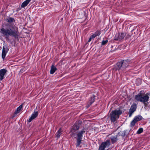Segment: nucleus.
Returning <instances> with one entry per match:
<instances>
[{
  "label": "nucleus",
  "instance_id": "6",
  "mask_svg": "<svg viewBox=\"0 0 150 150\" xmlns=\"http://www.w3.org/2000/svg\"><path fill=\"white\" fill-rule=\"evenodd\" d=\"M111 143L109 140L102 142L100 145L98 150H108Z\"/></svg>",
  "mask_w": 150,
  "mask_h": 150
},
{
  "label": "nucleus",
  "instance_id": "2",
  "mask_svg": "<svg viewBox=\"0 0 150 150\" xmlns=\"http://www.w3.org/2000/svg\"><path fill=\"white\" fill-rule=\"evenodd\" d=\"M79 128V124L76 123L73 126L70 131L71 135L75 138L76 139L75 145L76 147H81V146L80 145L81 143L83 135L85 132V130L84 129H83L79 132H77Z\"/></svg>",
  "mask_w": 150,
  "mask_h": 150
},
{
  "label": "nucleus",
  "instance_id": "19",
  "mask_svg": "<svg viewBox=\"0 0 150 150\" xmlns=\"http://www.w3.org/2000/svg\"><path fill=\"white\" fill-rule=\"evenodd\" d=\"M143 131V129L142 128H140L137 131L136 133L137 134H140L142 133Z\"/></svg>",
  "mask_w": 150,
  "mask_h": 150
},
{
  "label": "nucleus",
  "instance_id": "3",
  "mask_svg": "<svg viewBox=\"0 0 150 150\" xmlns=\"http://www.w3.org/2000/svg\"><path fill=\"white\" fill-rule=\"evenodd\" d=\"M142 92V91H141L138 94L135 95L134 98L137 101L141 102L144 104V105H146L147 103L149 100V94L145 93Z\"/></svg>",
  "mask_w": 150,
  "mask_h": 150
},
{
  "label": "nucleus",
  "instance_id": "18",
  "mask_svg": "<svg viewBox=\"0 0 150 150\" xmlns=\"http://www.w3.org/2000/svg\"><path fill=\"white\" fill-rule=\"evenodd\" d=\"M137 122H136V120H134V119L131 122L130 125V126L131 127H133L135 125Z\"/></svg>",
  "mask_w": 150,
  "mask_h": 150
},
{
  "label": "nucleus",
  "instance_id": "14",
  "mask_svg": "<svg viewBox=\"0 0 150 150\" xmlns=\"http://www.w3.org/2000/svg\"><path fill=\"white\" fill-rule=\"evenodd\" d=\"M57 69L54 66V65H52L51 68V69L50 70V73L51 74H53L57 70Z\"/></svg>",
  "mask_w": 150,
  "mask_h": 150
},
{
  "label": "nucleus",
  "instance_id": "22",
  "mask_svg": "<svg viewBox=\"0 0 150 150\" xmlns=\"http://www.w3.org/2000/svg\"><path fill=\"white\" fill-rule=\"evenodd\" d=\"M7 53L4 52H2V57L3 59L5 58Z\"/></svg>",
  "mask_w": 150,
  "mask_h": 150
},
{
  "label": "nucleus",
  "instance_id": "8",
  "mask_svg": "<svg viewBox=\"0 0 150 150\" xmlns=\"http://www.w3.org/2000/svg\"><path fill=\"white\" fill-rule=\"evenodd\" d=\"M125 36V35L123 32L119 33L115 35L114 40H120L124 38Z\"/></svg>",
  "mask_w": 150,
  "mask_h": 150
},
{
  "label": "nucleus",
  "instance_id": "23",
  "mask_svg": "<svg viewBox=\"0 0 150 150\" xmlns=\"http://www.w3.org/2000/svg\"><path fill=\"white\" fill-rule=\"evenodd\" d=\"M108 42V40H103L101 42V44L102 45H104L106 44Z\"/></svg>",
  "mask_w": 150,
  "mask_h": 150
},
{
  "label": "nucleus",
  "instance_id": "27",
  "mask_svg": "<svg viewBox=\"0 0 150 150\" xmlns=\"http://www.w3.org/2000/svg\"><path fill=\"white\" fill-rule=\"evenodd\" d=\"M22 70H21L20 71V72H21V73H22Z\"/></svg>",
  "mask_w": 150,
  "mask_h": 150
},
{
  "label": "nucleus",
  "instance_id": "21",
  "mask_svg": "<svg viewBox=\"0 0 150 150\" xmlns=\"http://www.w3.org/2000/svg\"><path fill=\"white\" fill-rule=\"evenodd\" d=\"M8 50V49L7 47H5L4 46L3 47L2 49V51L7 52Z\"/></svg>",
  "mask_w": 150,
  "mask_h": 150
},
{
  "label": "nucleus",
  "instance_id": "20",
  "mask_svg": "<svg viewBox=\"0 0 150 150\" xmlns=\"http://www.w3.org/2000/svg\"><path fill=\"white\" fill-rule=\"evenodd\" d=\"M101 34V32L99 30H97L96 32L94 33V34L96 37L99 36Z\"/></svg>",
  "mask_w": 150,
  "mask_h": 150
},
{
  "label": "nucleus",
  "instance_id": "7",
  "mask_svg": "<svg viewBox=\"0 0 150 150\" xmlns=\"http://www.w3.org/2000/svg\"><path fill=\"white\" fill-rule=\"evenodd\" d=\"M137 108V105L136 103H134L131 105L129 112V117L131 116L132 113L136 110Z\"/></svg>",
  "mask_w": 150,
  "mask_h": 150
},
{
  "label": "nucleus",
  "instance_id": "1",
  "mask_svg": "<svg viewBox=\"0 0 150 150\" xmlns=\"http://www.w3.org/2000/svg\"><path fill=\"white\" fill-rule=\"evenodd\" d=\"M9 23L5 24L6 28H2L0 30V33L8 42H10V37H11L16 40H19V32L18 28L12 23L15 22V19L12 17H9L6 19Z\"/></svg>",
  "mask_w": 150,
  "mask_h": 150
},
{
  "label": "nucleus",
  "instance_id": "5",
  "mask_svg": "<svg viewBox=\"0 0 150 150\" xmlns=\"http://www.w3.org/2000/svg\"><path fill=\"white\" fill-rule=\"evenodd\" d=\"M122 112L120 110H115L112 111L110 115V120L112 122H115L117 118L119 117V115L121 114Z\"/></svg>",
  "mask_w": 150,
  "mask_h": 150
},
{
  "label": "nucleus",
  "instance_id": "4",
  "mask_svg": "<svg viewBox=\"0 0 150 150\" xmlns=\"http://www.w3.org/2000/svg\"><path fill=\"white\" fill-rule=\"evenodd\" d=\"M130 62L127 60H123L117 62L115 67L116 69L118 71L124 70L129 65Z\"/></svg>",
  "mask_w": 150,
  "mask_h": 150
},
{
  "label": "nucleus",
  "instance_id": "11",
  "mask_svg": "<svg viewBox=\"0 0 150 150\" xmlns=\"http://www.w3.org/2000/svg\"><path fill=\"white\" fill-rule=\"evenodd\" d=\"M95 96L94 95H93L90 97V100L87 106V108H88L95 101Z\"/></svg>",
  "mask_w": 150,
  "mask_h": 150
},
{
  "label": "nucleus",
  "instance_id": "15",
  "mask_svg": "<svg viewBox=\"0 0 150 150\" xmlns=\"http://www.w3.org/2000/svg\"><path fill=\"white\" fill-rule=\"evenodd\" d=\"M134 119L137 122L142 120L143 117L141 115H139L135 116Z\"/></svg>",
  "mask_w": 150,
  "mask_h": 150
},
{
  "label": "nucleus",
  "instance_id": "26",
  "mask_svg": "<svg viewBox=\"0 0 150 150\" xmlns=\"http://www.w3.org/2000/svg\"><path fill=\"white\" fill-rule=\"evenodd\" d=\"M137 81H138V82L139 81V84L138 85H139V84H140V83H140L141 81H140V79H138L137 80V81H136V82H137Z\"/></svg>",
  "mask_w": 150,
  "mask_h": 150
},
{
  "label": "nucleus",
  "instance_id": "12",
  "mask_svg": "<svg viewBox=\"0 0 150 150\" xmlns=\"http://www.w3.org/2000/svg\"><path fill=\"white\" fill-rule=\"evenodd\" d=\"M23 108V105L22 104L20 105L17 108L16 110L14 112L13 115L14 117L17 114H18L21 111Z\"/></svg>",
  "mask_w": 150,
  "mask_h": 150
},
{
  "label": "nucleus",
  "instance_id": "9",
  "mask_svg": "<svg viewBox=\"0 0 150 150\" xmlns=\"http://www.w3.org/2000/svg\"><path fill=\"white\" fill-rule=\"evenodd\" d=\"M7 72V70L4 69L0 70V81H2L4 79Z\"/></svg>",
  "mask_w": 150,
  "mask_h": 150
},
{
  "label": "nucleus",
  "instance_id": "24",
  "mask_svg": "<svg viewBox=\"0 0 150 150\" xmlns=\"http://www.w3.org/2000/svg\"><path fill=\"white\" fill-rule=\"evenodd\" d=\"M96 37V36L94 34H93L91 35L90 37H91L92 39H93L95 38Z\"/></svg>",
  "mask_w": 150,
  "mask_h": 150
},
{
  "label": "nucleus",
  "instance_id": "10",
  "mask_svg": "<svg viewBox=\"0 0 150 150\" xmlns=\"http://www.w3.org/2000/svg\"><path fill=\"white\" fill-rule=\"evenodd\" d=\"M38 115V112L37 111L34 112L32 114L31 117L29 118L28 121L30 122L36 118Z\"/></svg>",
  "mask_w": 150,
  "mask_h": 150
},
{
  "label": "nucleus",
  "instance_id": "17",
  "mask_svg": "<svg viewBox=\"0 0 150 150\" xmlns=\"http://www.w3.org/2000/svg\"><path fill=\"white\" fill-rule=\"evenodd\" d=\"M110 139L112 143V144H114L115 143L117 142V137L115 136L111 137Z\"/></svg>",
  "mask_w": 150,
  "mask_h": 150
},
{
  "label": "nucleus",
  "instance_id": "25",
  "mask_svg": "<svg viewBox=\"0 0 150 150\" xmlns=\"http://www.w3.org/2000/svg\"><path fill=\"white\" fill-rule=\"evenodd\" d=\"M92 39L91 38V37H90L88 40V42H90L92 40Z\"/></svg>",
  "mask_w": 150,
  "mask_h": 150
},
{
  "label": "nucleus",
  "instance_id": "13",
  "mask_svg": "<svg viewBox=\"0 0 150 150\" xmlns=\"http://www.w3.org/2000/svg\"><path fill=\"white\" fill-rule=\"evenodd\" d=\"M31 0H26L24 1L21 5V7L24 8L26 6L30 1Z\"/></svg>",
  "mask_w": 150,
  "mask_h": 150
},
{
  "label": "nucleus",
  "instance_id": "16",
  "mask_svg": "<svg viewBox=\"0 0 150 150\" xmlns=\"http://www.w3.org/2000/svg\"><path fill=\"white\" fill-rule=\"evenodd\" d=\"M62 131L61 128L59 129L56 134V137L57 138L59 137L60 135L62 134Z\"/></svg>",
  "mask_w": 150,
  "mask_h": 150
}]
</instances>
